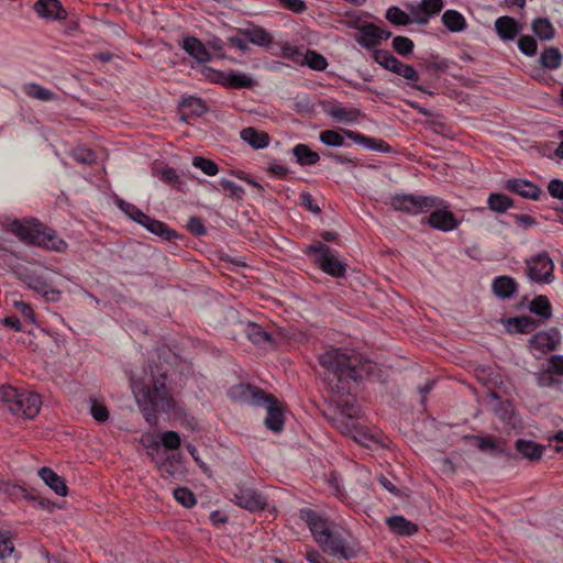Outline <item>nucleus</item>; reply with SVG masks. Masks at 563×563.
<instances>
[{
    "instance_id": "1",
    "label": "nucleus",
    "mask_w": 563,
    "mask_h": 563,
    "mask_svg": "<svg viewBox=\"0 0 563 563\" xmlns=\"http://www.w3.org/2000/svg\"><path fill=\"white\" fill-rule=\"evenodd\" d=\"M131 389L140 411L151 427L157 424L158 413H167L175 408V399L167 387V374L159 372L156 365L150 364L141 374L132 375Z\"/></svg>"
},
{
    "instance_id": "2",
    "label": "nucleus",
    "mask_w": 563,
    "mask_h": 563,
    "mask_svg": "<svg viewBox=\"0 0 563 563\" xmlns=\"http://www.w3.org/2000/svg\"><path fill=\"white\" fill-rule=\"evenodd\" d=\"M320 366L324 369L323 379L338 395L350 393V384L357 382L361 374V356L339 347H331L319 355Z\"/></svg>"
},
{
    "instance_id": "3",
    "label": "nucleus",
    "mask_w": 563,
    "mask_h": 563,
    "mask_svg": "<svg viewBox=\"0 0 563 563\" xmlns=\"http://www.w3.org/2000/svg\"><path fill=\"white\" fill-rule=\"evenodd\" d=\"M299 517L307 523L313 540L323 552L344 560L357 556V551L350 547L340 534L332 531V523L324 516L310 508H302L299 510Z\"/></svg>"
},
{
    "instance_id": "4",
    "label": "nucleus",
    "mask_w": 563,
    "mask_h": 563,
    "mask_svg": "<svg viewBox=\"0 0 563 563\" xmlns=\"http://www.w3.org/2000/svg\"><path fill=\"white\" fill-rule=\"evenodd\" d=\"M8 230L26 245L57 253H64L68 249V243L54 229L35 218L14 219L8 224Z\"/></svg>"
},
{
    "instance_id": "5",
    "label": "nucleus",
    "mask_w": 563,
    "mask_h": 563,
    "mask_svg": "<svg viewBox=\"0 0 563 563\" xmlns=\"http://www.w3.org/2000/svg\"><path fill=\"white\" fill-rule=\"evenodd\" d=\"M234 397L252 406L266 408L264 419L265 427L273 432H280L284 429V408L279 400L272 394H266L257 386L240 384L233 388Z\"/></svg>"
},
{
    "instance_id": "6",
    "label": "nucleus",
    "mask_w": 563,
    "mask_h": 563,
    "mask_svg": "<svg viewBox=\"0 0 563 563\" xmlns=\"http://www.w3.org/2000/svg\"><path fill=\"white\" fill-rule=\"evenodd\" d=\"M305 254L313 255V262L321 271L331 277L341 278L345 276L346 264L339 260V253L323 242H316L306 247Z\"/></svg>"
},
{
    "instance_id": "7",
    "label": "nucleus",
    "mask_w": 563,
    "mask_h": 563,
    "mask_svg": "<svg viewBox=\"0 0 563 563\" xmlns=\"http://www.w3.org/2000/svg\"><path fill=\"white\" fill-rule=\"evenodd\" d=\"M439 205L440 197L432 195L396 194L390 199V206L394 210L410 216L428 213L433 207Z\"/></svg>"
},
{
    "instance_id": "8",
    "label": "nucleus",
    "mask_w": 563,
    "mask_h": 563,
    "mask_svg": "<svg viewBox=\"0 0 563 563\" xmlns=\"http://www.w3.org/2000/svg\"><path fill=\"white\" fill-rule=\"evenodd\" d=\"M526 273L530 280L538 284H551L554 280V263L548 251H541L526 258Z\"/></svg>"
},
{
    "instance_id": "9",
    "label": "nucleus",
    "mask_w": 563,
    "mask_h": 563,
    "mask_svg": "<svg viewBox=\"0 0 563 563\" xmlns=\"http://www.w3.org/2000/svg\"><path fill=\"white\" fill-rule=\"evenodd\" d=\"M231 501L250 512L263 511L268 505L267 497L264 494L246 486H238L232 493Z\"/></svg>"
},
{
    "instance_id": "10",
    "label": "nucleus",
    "mask_w": 563,
    "mask_h": 563,
    "mask_svg": "<svg viewBox=\"0 0 563 563\" xmlns=\"http://www.w3.org/2000/svg\"><path fill=\"white\" fill-rule=\"evenodd\" d=\"M430 216L422 221L434 230L451 232L459 228L460 221L450 210V205L440 198V205L432 208Z\"/></svg>"
},
{
    "instance_id": "11",
    "label": "nucleus",
    "mask_w": 563,
    "mask_h": 563,
    "mask_svg": "<svg viewBox=\"0 0 563 563\" xmlns=\"http://www.w3.org/2000/svg\"><path fill=\"white\" fill-rule=\"evenodd\" d=\"M391 36V32L367 22L357 26L356 42L366 49H376L383 40Z\"/></svg>"
},
{
    "instance_id": "12",
    "label": "nucleus",
    "mask_w": 563,
    "mask_h": 563,
    "mask_svg": "<svg viewBox=\"0 0 563 563\" xmlns=\"http://www.w3.org/2000/svg\"><path fill=\"white\" fill-rule=\"evenodd\" d=\"M41 397L36 393L23 391L21 397H18L9 409L13 415L23 417L25 419H33L37 416L41 409Z\"/></svg>"
},
{
    "instance_id": "13",
    "label": "nucleus",
    "mask_w": 563,
    "mask_h": 563,
    "mask_svg": "<svg viewBox=\"0 0 563 563\" xmlns=\"http://www.w3.org/2000/svg\"><path fill=\"white\" fill-rule=\"evenodd\" d=\"M443 4V0H421L416 5L407 4V8L412 15L413 23L424 25L433 15L441 12Z\"/></svg>"
},
{
    "instance_id": "14",
    "label": "nucleus",
    "mask_w": 563,
    "mask_h": 563,
    "mask_svg": "<svg viewBox=\"0 0 563 563\" xmlns=\"http://www.w3.org/2000/svg\"><path fill=\"white\" fill-rule=\"evenodd\" d=\"M33 10L45 20L64 21L68 13L59 0H36Z\"/></svg>"
},
{
    "instance_id": "15",
    "label": "nucleus",
    "mask_w": 563,
    "mask_h": 563,
    "mask_svg": "<svg viewBox=\"0 0 563 563\" xmlns=\"http://www.w3.org/2000/svg\"><path fill=\"white\" fill-rule=\"evenodd\" d=\"M560 339L559 330L551 329L550 331H541L533 334L529 343L531 349L540 352V354H547L556 349Z\"/></svg>"
},
{
    "instance_id": "16",
    "label": "nucleus",
    "mask_w": 563,
    "mask_h": 563,
    "mask_svg": "<svg viewBox=\"0 0 563 563\" xmlns=\"http://www.w3.org/2000/svg\"><path fill=\"white\" fill-rule=\"evenodd\" d=\"M504 187L505 189L515 192L522 198L531 200H538L542 194L541 188L536 184L521 178L508 179L506 180Z\"/></svg>"
},
{
    "instance_id": "17",
    "label": "nucleus",
    "mask_w": 563,
    "mask_h": 563,
    "mask_svg": "<svg viewBox=\"0 0 563 563\" xmlns=\"http://www.w3.org/2000/svg\"><path fill=\"white\" fill-rule=\"evenodd\" d=\"M495 30L504 41H512L521 32L522 26L514 18L504 15L495 21Z\"/></svg>"
},
{
    "instance_id": "18",
    "label": "nucleus",
    "mask_w": 563,
    "mask_h": 563,
    "mask_svg": "<svg viewBox=\"0 0 563 563\" xmlns=\"http://www.w3.org/2000/svg\"><path fill=\"white\" fill-rule=\"evenodd\" d=\"M37 474L43 479L45 485L48 486L56 495L66 496L68 494V487L65 479L51 467H41Z\"/></svg>"
},
{
    "instance_id": "19",
    "label": "nucleus",
    "mask_w": 563,
    "mask_h": 563,
    "mask_svg": "<svg viewBox=\"0 0 563 563\" xmlns=\"http://www.w3.org/2000/svg\"><path fill=\"white\" fill-rule=\"evenodd\" d=\"M386 525L393 533L402 537H411L419 530L417 523L408 520L401 515L386 518Z\"/></svg>"
},
{
    "instance_id": "20",
    "label": "nucleus",
    "mask_w": 563,
    "mask_h": 563,
    "mask_svg": "<svg viewBox=\"0 0 563 563\" xmlns=\"http://www.w3.org/2000/svg\"><path fill=\"white\" fill-rule=\"evenodd\" d=\"M343 134L355 142L358 145H362L366 148L378 151L382 153L390 152V146L383 140L374 139L365 136L358 132L352 130H342Z\"/></svg>"
},
{
    "instance_id": "21",
    "label": "nucleus",
    "mask_w": 563,
    "mask_h": 563,
    "mask_svg": "<svg viewBox=\"0 0 563 563\" xmlns=\"http://www.w3.org/2000/svg\"><path fill=\"white\" fill-rule=\"evenodd\" d=\"M27 286L48 300H56L60 292L53 289L48 279L43 275H30L26 279Z\"/></svg>"
},
{
    "instance_id": "22",
    "label": "nucleus",
    "mask_w": 563,
    "mask_h": 563,
    "mask_svg": "<svg viewBox=\"0 0 563 563\" xmlns=\"http://www.w3.org/2000/svg\"><path fill=\"white\" fill-rule=\"evenodd\" d=\"M181 47L198 63H207L211 59V54L208 52L203 43L195 36L185 37Z\"/></svg>"
},
{
    "instance_id": "23",
    "label": "nucleus",
    "mask_w": 563,
    "mask_h": 563,
    "mask_svg": "<svg viewBox=\"0 0 563 563\" xmlns=\"http://www.w3.org/2000/svg\"><path fill=\"white\" fill-rule=\"evenodd\" d=\"M515 449L521 455V457L527 459L529 461H538L542 457L545 446L536 443L532 440H526L520 438L516 440Z\"/></svg>"
},
{
    "instance_id": "24",
    "label": "nucleus",
    "mask_w": 563,
    "mask_h": 563,
    "mask_svg": "<svg viewBox=\"0 0 563 563\" xmlns=\"http://www.w3.org/2000/svg\"><path fill=\"white\" fill-rule=\"evenodd\" d=\"M255 85L254 78L246 74L241 71H225L224 80L222 86L228 89H250L253 88Z\"/></svg>"
},
{
    "instance_id": "25",
    "label": "nucleus",
    "mask_w": 563,
    "mask_h": 563,
    "mask_svg": "<svg viewBox=\"0 0 563 563\" xmlns=\"http://www.w3.org/2000/svg\"><path fill=\"white\" fill-rule=\"evenodd\" d=\"M506 325L509 333H530L540 325V322L531 316H520L509 318Z\"/></svg>"
},
{
    "instance_id": "26",
    "label": "nucleus",
    "mask_w": 563,
    "mask_h": 563,
    "mask_svg": "<svg viewBox=\"0 0 563 563\" xmlns=\"http://www.w3.org/2000/svg\"><path fill=\"white\" fill-rule=\"evenodd\" d=\"M493 292L500 299L511 298L517 292V282L510 276H498L492 284Z\"/></svg>"
},
{
    "instance_id": "27",
    "label": "nucleus",
    "mask_w": 563,
    "mask_h": 563,
    "mask_svg": "<svg viewBox=\"0 0 563 563\" xmlns=\"http://www.w3.org/2000/svg\"><path fill=\"white\" fill-rule=\"evenodd\" d=\"M147 231L162 238L165 241H172L177 238L178 234L175 230L169 229L164 222L153 219L150 216L146 217L143 223H141Z\"/></svg>"
},
{
    "instance_id": "28",
    "label": "nucleus",
    "mask_w": 563,
    "mask_h": 563,
    "mask_svg": "<svg viewBox=\"0 0 563 563\" xmlns=\"http://www.w3.org/2000/svg\"><path fill=\"white\" fill-rule=\"evenodd\" d=\"M241 139L255 150H262L268 146L269 136L265 132L257 131L254 128H245L240 133Z\"/></svg>"
},
{
    "instance_id": "29",
    "label": "nucleus",
    "mask_w": 563,
    "mask_h": 563,
    "mask_svg": "<svg viewBox=\"0 0 563 563\" xmlns=\"http://www.w3.org/2000/svg\"><path fill=\"white\" fill-rule=\"evenodd\" d=\"M327 113L338 122H356L361 115V112L356 108H347L343 106H332L327 110Z\"/></svg>"
},
{
    "instance_id": "30",
    "label": "nucleus",
    "mask_w": 563,
    "mask_h": 563,
    "mask_svg": "<svg viewBox=\"0 0 563 563\" xmlns=\"http://www.w3.org/2000/svg\"><path fill=\"white\" fill-rule=\"evenodd\" d=\"M443 25L451 32H462L466 29L467 23L462 13L456 10L449 9L442 14Z\"/></svg>"
},
{
    "instance_id": "31",
    "label": "nucleus",
    "mask_w": 563,
    "mask_h": 563,
    "mask_svg": "<svg viewBox=\"0 0 563 563\" xmlns=\"http://www.w3.org/2000/svg\"><path fill=\"white\" fill-rule=\"evenodd\" d=\"M296 162L301 166L314 165L319 162L320 155L312 151L307 144H297L291 150Z\"/></svg>"
},
{
    "instance_id": "32",
    "label": "nucleus",
    "mask_w": 563,
    "mask_h": 563,
    "mask_svg": "<svg viewBox=\"0 0 563 563\" xmlns=\"http://www.w3.org/2000/svg\"><path fill=\"white\" fill-rule=\"evenodd\" d=\"M562 59H563V56H562L560 49L556 47H553V46L545 47L541 52L540 57H539V60H540V64L542 65V67L550 69V70H555V69L560 68V66L562 64Z\"/></svg>"
},
{
    "instance_id": "33",
    "label": "nucleus",
    "mask_w": 563,
    "mask_h": 563,
    "mask_svg": "<svg viewBox=\"0 0 563 563\" xmlns=\"http://www.w3.org/2000/svg\"><path fill=\"white\" fill-rule=\"evenodd\" d=\"M244 331L247 339L256 345L261 346L267 343H273V338L271 333L263 330V328L256 323L249 322Z\"/></svg>"
},
{
    "instance_id": "34",
    "label": "nucleus",
    "mask_w": 563,
    "mask_h": 563,
    "mask_svg": "<svg viewBox=\"0 0 563 563\" xmlns=\"http://www.w3.org/2000/svg\"><path fill=\"white\" fill-rule=\"evenodd\" d=\"M531 29L541 41H550L555 35L553 24L548 18H537L531 23Z\"/></svg>"
},
{
    "instance_id": "35",
    "label": "nucleus",
    "mask_w": 563,
    "mask_h": 563,
    "mask_svg": "<svg viewBox=\"0 0 563 563\" xmlns=\"http://www.w3.org/2000/svg\"><path fill=\"white\" fill-rule=\"evenodd\" d=\"M514 205V200L504 194L492 192L487 198V208L496 213H505Z\"/></svg>"
},
{
    "instance_id": "36",
    "label": "nucleus",
    "mask_w": 563,
    "mask_h": 563,
    "mask_svg": "<svg viewBox=\"0 0 563 563\" xmlns=\"http://www.w3.org/2000/svg\"><path fill=\"white\" fill-rule=\"evenodd\" d=\"M529 310L531 313L537 314L544 320L552 317V306L548 297L544 295L534 297L529 305Z\"/></svg>"
},
{
    "instance_id": "37",
    "label": "nucleus",
    "mask_w": 563,
    "mask_h": 563,
    "mask_svg": "<svg viewBox=\"0 0 563 563\" xmlns=\"http://www.w3.org/2000/svg\"><path fill=\"white\" fill-rule=\"evenodd\" d=\"M385 19L396 26H406L413 23L412 15L396 5H391L386 10Z\"/></svg>"
},
{
    "instance_id": "38",
    "label": "nucleus",
    "mask_w": 563,
    "mask_h": 563,
    "mask_svg": "<svg viewBox=\"0 0 563 563\" xmlns=\"http://www.w3.org/2000/svg\"><path fill=\"white\" fill-rule=\"evenodd\" d=\"M243 33L249 42L258 46H269L273 42L272 35L260 26L247 29Z\"/></svg>"
},
{
    "instance_id": "39",
    "label": "nucleus",
    "mask_w": 563,
    "mask_h": 563,
    "mask_svg": "<svg viewBox=\"0 0 563 563\" xmlns=\"http://www.w3.org/2000/svg\"><path fill=\"white\" fill-rule=\"evenodd\" d=\"M23 90L27 97L42 101H51L56 97L52 90L34 82L25 85Z\"/></svg>"
},
{
    "instance_id": "40",
    "label": "nucleus",
    "mask_w": 563,
    "mask_h": 563,
    "mask_svg": "<svg viewBox=\"0 0 563 563\" xmlns=\"http://www.w3.org/2000/svg\"><path fill=\"white\" fill-rule=\"evenodd\" d=\"M117 205L121 211H123L130 219L137 222L139 224L143 223L147 217V214H145L135 205L128 202L123 199H119L117 201Z\"/></svg>"
},
{
    "instance_id": "41",
    "label": "nucleus",
    "mask_w": 563,
    "mask_h": 563,
    "mask_svg": "<svg viewBox=\"0 0 563 563\" xmlns=\"http://www.w3.org/2000/svg\"><path fill=\"white\" fill-rule=\"evenodd\" d=\"M303 62L309 68L318 71H322L328 67L325 57L312 49H307L303 56Z\"/></svg>"
},
{
    "instance_id": "42",
    "label": "nucleus",
    "mask_w": 563,
    "mask_h": 563,
    "mask_svg": "<svg viewBox=\"0 0 563 563\" xmlns=\"http://www.w3.org/2000/svg\"><path fill=\"white\" fill-rule=\"evenodd\" d=\"M391 46L397 54L406 57L412 53L415 44L411 38L397 35L393 38Z\"/></svg>"
},
{
    "instance_id": "43",
    "label": "nucleus",
    "mask_w": 563,
    "mask_h": 563,
    "mask_svg": "<svg viewBox=\"0 0 563 563\" xmlns=\"http://www.w3.org/2000/svg\"><path fill=\"white\" fill-rule=\"evenodd\" d=\"M70 155L76 162L89 166L93 165L97 161L96 153L92 150L85 146L75 147L71 151Z\"/></svg>"
},
{
    "instance_id": "44",
    "label": "nucleus",
    "mask_w": 563,
    "mask_h": 563,
    "mask_svg": "<svg viewBox=\"0 0 563 563\" xmlns=\"http://www.w3.org/2000/svg\"><path fill=\"white\" fill-rule=\"evenodd\" d=\"M319 140L327 146L340 147L344 145V136L334 130L321 131L319 134Z\"/></svg>"
},
{
    "instance_id": "45",
    "label": "nucleus",
    "mask_w": 563,
    "mask_h": 563,
    "mask_svg": "<svg viewBox=\"0 0 563 563\" xmlns=\"http://www.w3.org/2000/svg\"><path fill=\"white\" fill-rule=\"evenodd\" d=\"M174 498L186 508H191L196 505L195 494L186 487H177L174 489Z\"/></svg>"
},
{
    "instance_id": "46",
    "label": "nucleus",
    "mask_w": 563,
    "mask_h": 563,
    "mask_svg": "<svg viewBox=\"0 0 563 563\" xmlns=\"http://www.w3.org/2000/svg\"><path fill=\"white\" fill-rule=\"evenodd\" d=\"M192 165L208 176H214L219 172V167L213 161L202 156L194 157Z\"/></svg>"
},
{
    "instance_id": "47",
    "label": "nucleus",
    "mask_w": 563,
    "mask_h": 563,
    "mask_svg": "<svg viewBox=\"0 0 563 563\" xmlns=\"http://www.w3.org/2000/svg\"><path fill=\"white\" fill-rule=\"evenodd\" d=\"M537 384L539 387H556L561 384V380L556 377V375L550 371V368H545L538 373L537 375Z\"/></svg>"
},
{
    "instance_id": "48",
    "label": "nucleus",
    "mask_w": 563,
    "mask_h": 563,
    "mask_svg": "<svg viewBox=\"0 0 563 563\" xmlns=\"http://www.w3.org/2000/svg\"><path fill=\"white\" fill-rule=\"evenodd\" d=\"M518 48L523 55L532 57L537 54V41L530 35H522L518 40Z\"/></svg>"
},
{
    "instance_id": "49",
    "label": "nucleus",
    "mask_w": 563,
    "mask_h": 563,
    "mask_svg": "<svg viewBox=\"0 0 563 563\" xmlns=\"http://www.w3.org/2000/svg\"><path fill=\"white\" fill-rule=\"evenodd\" d=\"M181 104L190 109L191 112L197 115H201L207 111L205 101L199 97L189 96L188 98H184Z\"/></svg>"
},
{
    "instance_id": "50",
    "label": "nucleus",
    "mask_w": 563,
    "mask_h": 563,
    "mask_svg": "<svg viewBox=\"0 0 563 563\" xmlns=\"http://www.w3.org/2000/svg\"><path fill=\"white\" fill-rule=\"evenodd\" d=\"M90 415L98 422H106L109 419V410L104 404L96 399L90 401Z\"/></svg>"
},
{
    "instance_id": "51",
    "label": "nucleus",
    "mask_w": 563,
    "mask_h": 563,
    "mask_svg": "<svg viewBox=\"0 0 563 563\" xmlns=\"http://www.w3.org/2000/svg\"><path fill=\"white\" fill-rule=\"evenodd\" d=\"M23 391L24 390H19L18 388L10 386V385L1 386L0 387V400L3 401L8 406V409H10L11 405L14 402V400L18 397H21V394Z\"/></svg>"
},
{
    "instance_id": "52",
    "label": "nucleus",
    "mask_w": 563,
    "mask_h": 563,
    "mask_svg": "<svg viewBox=\"0 0 563 563\" xmlns=\"http://www.w3.org/2000/svg\"><path fill=\"white\" fill-rule=\"evenodd\" d=\"M219 185L223 190L229 191L230 197L236 200H241L245 194L244 189L240 185L230 179L222 178L220 179Z\"/></svg>"
},
{
    "instance_id": "53",
    "label": "nucleus",
    "mask_w": 563,
    "mask_h": 563,
    "mask_svg": "<svg viewBox=\"0 0 563 563\" xmlns=\"http://www.w3.org/2000/svg\"><path fill=\"white\" fill-rule=\"evenodd\" d=\"M180 437L175 431H165L162 434V444L167 450H177L180 446Z\"/></svg>"
},
{
    "instance_id": "54",
    "label": "nucleus",
    "mask_w": 563,
    "mask_h": 563,
    "mask_svg": "<svg viewBox=\"0 0 563 563\" xmlns=\"http://www.w3.org/2000/svg\"><path fill=\"white\" fill-rule=\"evenodd\" d=\"M201 75L205 78H207L209 81L222 86L223 80H224L225 71L217 70L214 68H211V67H208V66H203L201 68Z\"/></svg>"
},
{
    "instance_id": "55",
    "label": "nucleus",
    "mask_w": 563,
    "mask_h": 563,
    "mask_svg": "<svg viewBox=\"0 0 563 563\" xmlns=\"http://www.w3.org/2000/svg\"><path fill=\"white\" fill-rule=\"evenodd\" d=\"M515 224L522 229L528 230L538 224L537 220L530 214H511Z\"/></svg>"
},
{
    "instance_id": "56",
    "label": "nucleus",
    "mask_w": 563,
    "mask_h": 563,
    "mask_svg": "<svg viewBox=\"0 0 563 563\" xmlns=\"http://www.w3.org/2000/svg\"><path fill=\"white\" fill-rule=\"evenodd\" d=\"M13 550L14 547L9 536L0 531V560L11 555Z\"/></svg>"
},
{
    "instance_id": "57",
    "label": "nucleus",
    "mask_w": 563,
    "mask_h": 563,
    "mask_svg": "<svg viewBox=\"0 0 563 563\" xmlns=\"http://www.w3.org/2000/svg\"><path fill=\"white\" fill-rule=\"evenodd\" d=\"M548 192L552 198L563 200V180L553 178L548 184Z\"/></svg>"
},
{
    "instance_id": "58",
    "label": "nucleus",
    "mask_w": 563,
    "mask_h": 563,
    "mask_svg": "<svg viewBox=\"0 0 563 563\" xmlns=\"http://www.w3.org/2000/svg\"><path fill=\"white\" fill-rule=\"evenodd\" d=\"M13 306L20 311V313L22 314V317L25 320H27L30 323L35 322L33 309L31 308V306L29 303L21 301V300H15L13 302Z\"/></svg>"
},
{
    "instance_id": "59",
    "label": "nucleus",
    "mask_w": 563,
    "mask_h": 563,
    "mask_svg": "<svg viewBox=\"0 0 563 563\" xmlns=\"http://www.w3.org/2000/svg\"><path fill=\"white\" fill-rule=\"evenodd\" d=\"M187 229L196 236L205 235L207 232L201 219L197 217H191L188 220Z\"/></svg>"
},
{
    "instance_id": "60",
    "label": "nucleus",
    "mask_w": 563,
    "mask_h": 563,
    "mask_svg": "<svg viewBox=\"0 0 563 563\" xmlns=\"http://www.w3.org/2000/svg\"><path fill=\"white\" fill-rule=\"evenodd\" d=\"M282 55L284 58L289 59L294 63L303 62L302 54L295 46L286 45L282 49Z\"/></svg>"
},
{
    "instance_id": "61",
    "label": "nucleus",
    "mask_w": 563,
    "mask_h": 563,
    "mask_svg": "<svg viewBox=\"0 0 563 563\" xmlns=\"http://www.w3.org/2000/svg\"><path fill=\"white\" fill-rule=\"evenodd\" d=\"M279 3L294 13H302L307 9L303 0H279Z\"/></svg>"
},
{
    "instance_id": "62",
    "label": "nucleus",
    "mask_w": 563,
    "mask_h": 563,
    "mask_svg": "<svg viewBox=\"0 0 563 563\" xmlns=\"http://www.w3.org/2000/svg\"><path fill=\"white\" fill-rule=\"evenodd\" d=\"M300 201L302 206H305L314 214H319L321 212V209L319 208V206L316 203L314 199L308 191H302L300 194Z\"/></svg>"
},
{
    "instance_id": "63",
    "label": "nucleus",
    "mask_w": 563,
    "mask_h": 563,
    "mask_svg": "<svg viewBox=\"0 0 563 563\" xmlns=\"http://www.w3.org/2000/svg\"><path fill=\"white\" fill-rule=\"evenodd\" d=\"M547 367L550 368L555 375H563V355H552L548 360Z\"/></svg>"
},
{
    "instance_id": "64",
    "label": "nucleus",
    "mask_w": 563,
    "mask_h": 563,
    "mask_svg": "<svg viewBox=\"0 0 563 563\" xmlns=\"http://www.w3.org/2000/svg\"><path fill=\"white\" fill-rule=\"evenodd\" d=\"M305 558L309 563H331L313 548H310L306 551Z\"/></svg>"
}]
</instances>
